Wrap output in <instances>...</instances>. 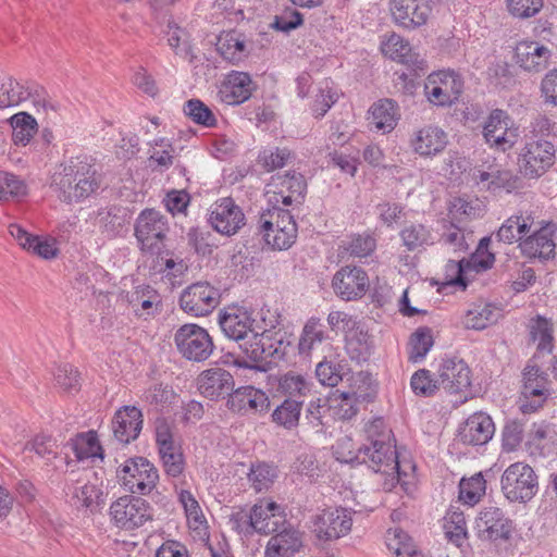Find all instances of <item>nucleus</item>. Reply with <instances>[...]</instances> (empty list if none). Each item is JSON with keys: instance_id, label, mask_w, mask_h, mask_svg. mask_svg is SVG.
Returning a JSON list of instances; mask_svg holds the SVG:
<instances>
[{"instance_id": "15", "label": "nucleus", "mask_w": 557, "mask_h": 557, "mask_svg": "<svg viewBox=\"0 0 557 557\" xmlns=\"http://www.w3.org/2000/svg\"><path fill=\"white\" fill-rule=\"evenodd\" d=\"M270 186L275 189L268 190L269 202L275 206L283 205L288 207L293 203L300 205L307 191L305 176L295 172L273 176Z\"/></svg>"}, {"instance_id": "44", "label": "nucleus", "mask_w": 557, "mask_h": 557, "mask_svg": "<svg viewBox=\"0 0 557 557\" xmlns=\"http://www.w3.org/2000/svg\"><path fill=\"white\" fill-rule=\"evenodd\" d=\"M381 51L385 57L403 64H410L416 61L409 41L396 33H392L382 39Z\"/></svg>"}, {"instance_id": "21", "label": "nucleus", "mask_w": 557, "mask_h": 557, "mask_svg": "<svg viewBox=\"0 0 557 557\" xmlns=\"http://www.w3.org/2000/svg\"><path fill=\"white\" fill-rule=\"evenodd\" d=\"M305 533L292 523L281 527L269 539L265 548V557H294L304 548Z\"/></svg>"}, {"instance_id": "55", "label": "nucleus", "mask_w": 557, "mask_h": 557, "mask_svg": "<svg viewBox=\"0 0 557 557\" xmlns=\"http://www.w3.org/2000/svg\"><path fill=\"white\" fill-rule=\"evenodd\" d=\"M12 140L15 145L26 146L37 131L35 119L26 112H20L11 117Z\"/></svg>"}, {"instance_id": "5", "label": "nucleus", "mask_w": 557, "mask_h": 557, "mask_svg": "<svg viewBox=\"0 0 557 557\" xmlns=\"http://www.w3.org/2000/svg\"><path fill=\"white\" fill-rule=\"evenodd\" d=\"M500 490L510 503H527L539 492V476L525 462L511 463L500 476Z\"/></svg>"}, {"instance_id": "56", "label": "nucleus", "mask_w": 557, "mask_h": 557, "mask_svg": "<svg viewBox=\"0 0 557 557\" xmlns=\"http://www.w3.org/2000/svg\"><path fill=\"white\" fill-rule=\"evenodd\" d=\"M486 491V481L482 473H475L469 479H461L459 483V499L469 506L480 502Z\"/></svg>"}, {"instance_id": "32", "label": "nucleus", "mask_w": 557, "mask_h": 557, "mask_svg": "<svg viewBox=\"0 0 557 557\" xmlns=\"http://www.w3.org/2000/svg\"><path fill=\"white\" fill-rule=\"evenodd\" d=\"M476 185L491 193H511L521 187V178L510 170L490 168L488 171L476 170L473 173Z\"/></svg>"}, {"instance_id": "13", "label": "nucleus", "mask_w": 557, "mask_h": 557, "mask_svg": "<svg viewBox=\"0 0 557 557\" xmlns=\"http://www.w3.org/2000/svg\"><path fill=\"white\" fill-rule=\"evenodd\" d=\"M208 221L221 235L233 236L246 224L243 209L231 197H223L210 207Z\"/></svg>"}, {"instance_id": "37", "label": "nucleus", "mask_w": 557, "mask_h": 557, "mask_svg": "<svg viewBox=\"0 0 557 557\" xmlns=\"http://www.w3.org/2000/svg\"><path fill=\"white\" fill-rule=\"evenodd\" d=\"M529 341L536 345L540 352H552L555 346L554 322L552 319L536 314L528 323Z\"/></svg>"}, {"instance_id": "53", "label": "nucleus", "mask_w": 557, "mask_h": 557, "mask_svg": "<svg viewBox=\"0 0 557 557\" xmlns=\"http://www.w3.org/2000/svg\"><path fill=\"white\" fill-rule=\"evenodd\" d=\"M276 476V468L264 461L252 463L248 472V481L257 493L269 490Z\"/></svg>"}, {"instance_id": "48", "label": "nucleus", "mask_w": 557, "mask_h": 557, "mask_svg": "<svg viewBox=\"0 0 557 557\" xmlns=\"http://www.w3.org/2000/svg\"><path fill=\"white\" fill-rule=\"evenodd\" d=\"M216 49L220 54L232 63H237L246 57V46L243 35L227 32L218 38Z\"/></svg>"}, {"instance_id": "16", "label": "nucleus", "mask_w": 557, "mask_h": 557, "mask_svg": "<svg viewBox=\"0 0 557 557\" xmlns=\"http://www.w3.org/2000/svg\"><path fill=\"white\" fill-rule=\"evenodd\" d=\"M549 381L537 366L527 364L522 372L521 395L525 398L520 409L523 413L537 410L547 399Z\"/></svg>"}, {"instance_id": "43", "label": "nucleus", "mask_w": 557, "mask_h": 557, "mask_svg": "<svg viewBox=\"0 0 557 557\" xmlns=\"http://www.w3.org/2000/svg\"><path fill=\"white\" fill-rule=\"evenodd\" d=\"M498 317L499 310L496 306L478 304L467 310L462 318V324L466 329L483 330L490 324L495 323Z\"/></svg>"}, {"instance_id": "36", "label": "nucleus", "mask_w": 557, "mask_h": 557, "mask_svg": "<svg viewBox=\"0 0 557 557\" xmlns=\"http://www.w3.org/2000/svg\"><path fill=\"white\" fill-rule=\"evenodd\" d=\"M127 305L132 308L134 314L138 318L153 317L159 313L161 307V296L150 285H138L132 292L125 295Z\"/></svg>"}, {"instance_id": "30", "label": "nucleus", "mask_w": 557, "mask_h": 557, "mask_svg": "<svg viewBox=\"0 0 557 557\" xmlns=\"http://www.w3.org/2000/svg\"><path fill=\"white\" fill-rule=\"evenodd\" d=\"M270 406L268 395L253 386L233 389L227 399V407L239 414H253L265 411Z\"/></svg>"}, {"instance_id": "47", "label": "nucleus", "mask_w": 557, "mask_h": 557, "mask_svg": "<svg viewBox=\"0 0 557 557\" xmlns=\"http://www.w3.org/2000/svg\"><path fill=\"white\" fill-rule=\"evenodd\" d=\"M311 382L309 376L288 371L278 379V392L287 398L302 399L310 392Z\"/></svg>"}, {"instance_id": "64", "label": "nucleus", "mask_w": 557, "mask_h": 557, "mask_svg": "<svg viewBox=\"0 0 557 557\" xmlns=\"http://www.w3.org/2000/svg\"><path fill=\"white\" fill-rule=\"evenodd\" d=\"M152 150L149 156L150 165L168 169L173 164L174 148L165 138H156L151 143Z\"/></svg>"}, {"instance_id": "46", "label": "nucleus", "mask_w": 557, "mask_h": 557, "mask_svg": "<svg viewBox=\"0 0 557 557\" xmlns=\"http://www.w3.org/2000/svg\"><path fill=\"white\" fill-rule=\"evenodd\" d=\"M302 404V399L286 398L273 410L272 421L285 430H294L299 424Z\"/></svg>"}, {"instance_id": "52", "label": "nucleus", "mask_w": 557, "mask_h": 557, "mask_svg": "<svg viewBox=\"0 0 557 557\" xmlns=\"http://www.w3.org/2000/svg\"><path fill=\"white\" fill-rule=\"evenodd\" d=\"M295 159V153L288 148L271 147L261 150L257 162L267 172L282 169Z\"/></svg>"}, {"instance_id": "29", "label": "nucleus", "mask_w": 557, "mask_h": 557, "mask_svg": "<svg viewBox=\"0 0 557 557\" xmlns=\"http://www.w3.org/2000/svg\"><path fill=\"white\" fill-rule=\"evenodd\" d=\"M141 410L135 406H124L120 408L112 420V431L114 438L126 445L135 441L143 429Z\"/></svg>"}, {"instance_id": "17", "label": "nucleus", "mask_w": 557, "mask_h": 557, "mask_svg": "<svg viewBox=\"0 0 557 557\" xmlns=\"http://www.w3.org/2000/svg\"><path fill=\"white\" fill-rule=\"evenodd\" d=\"M431 0H391L389 11L393 21L406 29L425 25L432 14Z\"/></svg>"}, {"instance_id": "22", "label": "nucleus", "mask_w": 557, "mask_h": 557, "mask_svg": "<svg viewBox=\"0 0 557 557\" xmlns=\"http://www.w3.org/2000/svg\"><path fill=\"white\" fill-rule=\"evenodd\" d=\"M495 424L490 414L478 411L469 416L458 429V441L463 445L483 446L494 436Z\"/></svg>"}, {"instance_id": "20", "label": "nucleus", "mask_w": 557, "mask_h": 557, "mask_svg": "<svg viewBox=\"0 0 557 557\" xmlns=\"http://www.w3.org/2000/svg\"><path fill=\"white\" fill-rule=\"evenodd\" d=\"M474 529L481 540H507L511 533V521L500 508L484 507L475 519Z\"/></svg>"}, {"instance_id": "34", "label": "nucleus", "mask_w": 557, "mask_h": 557, "mask_svg": "<svg viewBox=\"0 0 557 557\" xmlns=\"http://www.w3.org/2000/svg\"><path fill=\"white\" fill-rule=\"evenodd\" d=\"M447 134L438 126L425 125L416 131L410 139L412 150L421 157H434L447 146Z\"/></svg>"}, {"instance_id": "19", "label": "nucleus", "mask_w": 557, "mask_h": 557, "mask_svg": "<svg viewBox=\"0 0 557 557\" xmlns=\"http://www.w3.org/2000/svg\"><path fill=\"white\" fill-rule=\"evenodd\" d=\"M437 376L442 388L448 394L467 392L471 386V371L466 361L456 356L442 358Z\"/></svg>"}, {"instance_id": "24", "label": "nucleus", "mask_w": 557, "mask_h": 557, "mask_svg": "<svg viewBox=\"0 0 557 557\" xmlns=\"http://www.w3.org/2000/svg\"><path fill=\"white\" fill-rule=\"evenodd\" d=\"M550 58L552 51L537 41H520L513 48L515 65L528 73H540L546 70Z\"/></svg>"}, {"instance_id": "41", "label": "nucleus", "mask_w": 557, "mask_h": 557, "mask_svg": "<svg viewBox=\"0 0 557 557\" xmlns=\"http://www.w3.org/2000/svg\"><path fill=\"white\" fill-rule=\"evenodd\" d=\"M70 445L79 461L103 459V450L94 431L77 434Z\"/></svg>"}, {"instance_id": "1", "label": "nucleus", "mask_w": 557, "mask_h": 557, "mask_svg": "<svg viewBox=\"0 0 557 557\" xmlns=\"http://www.w3.org/2000/svg\"><path fill=\"white\" fill-rule=\"evenodd\" d=\"M50 187L61 201L77 202L100 187V178L92 164L76 158L60 164L51 176Z\"/></svg>"}, {"instance_id": "49", "label": "nucleus", "mask_w": 557, "mask_h": 557, "mask_svg": "<svg viewBox=\"0 0 557 557\" xmlns=\"http://www.w3.org/2000/svg\"><path fill=\"white\" fill-rule=\"evenodd\" d=\"M399 236L403 245L409 251H414L433 244V237L430 228L422 223L406 224L401 228Z\"/></svg>"}, {"instance_id": "3", "label": "nucleus", "mask_w": 557, "mask_h": 557, "mask_svg": "<svg viewBox=\"0 0 557 557\" xmlns=\"http://www.w3.org/2000/svg\"><path fill=\"white\" fill-rule=\"evenodd\" d=\"M265 243L276 250H286L296 242L298 230L294 216L286 209L273 205L259 219Z\"/></svg>"}, {"instance_id": "40", "label": "nucleus", "mask_w": 557, "mask_h": 557, "mask_svg": "<svg viewBox=\"0 0 557 557\" xmlns=\"http://www.w3.org/2000/svg\"><path fill=\"white\" fill-rule=\"evenodd\" d=\"M346 366L345 360L339 359L338 354H330L317 364V379L322 385L334 387L343 380Z\"/></svg>"}, {"instance_id": "42", "label": "nucleus", "mask_w": 557, "mask_h": 557, "mask_svg": "<svg viewBox=\"0 0 557 557\" xmlns=\"http://www.w3.org/2000/svg\"><path fill=\"white\" fill-rule=\"evenodd\" d=\"M327 338L320 318L311 317L305 323L298 341L300 355L309 356L311 351Z\"/></svg>"}, {"instance_id": "9", "label": "nucleus", "mask_w": 557, "mask_h": 557, "mask_svg": "<svg viewBox=\"0 0 557 557\" xmlns=\"http://www.w3.org/2000/svg\"><path fill=\"white\" fill-rule=\"evenodd\" d=\"M555 145L546 138H527L518 164L520 172L529 178L542 176L555 162Z\"/></svg>"}, {"instance_id": "26", "label": "nucleus", "mask_w": 557, "mask_h": 557, "mask_svg": "<svg viewBox=\"0 0 557 557\" xmlns=\"http://www.w3.org/2000/svg\"><path fill=\"white\" fill-rule=\"evenodd\" d=\"M557 227L548 222L534 231L531 235L519 240L521 253L530 259L548 260L555 257L556 244L554 234Z\"/></svg>"}, {"instance_id": "2", "label": "nucleus", "mask_w": 557, "mask_h": 557, "mask_svg": "<svg viewBox=\"0 0 557 557\" xmlns=\"http://www.w3.org/2000/svg\"><path fill=\"white\" fill-rule=\"evenodd\" d=\"M259 319L253 318L252 342L240 344L247 359L235 358L233 363L238 368L256 369L257 363L273 357L277 352L275 344H282V336L276 338L277 333L273 334L281 324V315L270 309H261L258 312Z\"/></svg>"}, {"instance_id": "8", "label": "nucleus", "mask_w": 557, "mask_h": 557, "mask_svg": "<svg viewBox=\"0 0 557 557\" xmlns=\"http://www.w3.org/2000/svg\"><path fill=\"white\" fill-rule=\"evenodd\" d=\"M122 485L132 494L148 495L159 481L158 469L147 458L127 459L117 470Z\"/></svg>"}, {"instance_id": "33", "label": "nucleus", "mask_w": 557, "mask_h": 557, "mask_svg": "<svg viewBox=\"0 0 557 557\" xmlns=\"http://www.w3.org/2000/svg\"><path fill=\"white\" fill-rule=\"evenodd\" d=\"M252 81L247 73L232 71L222 81L218 97L230 106H238L251 96Z\"/></svg>"}, {"instance_id": "25", "label": "nucleus", "mask_w": 557, "mask_h": 557, "mask_svg": "<svg viewBox=\"0 0 557 557\" xmlns=\"http://www.w3.org/2000/svg\"><path fill=\"white\" fill-rule=\"evenodd\" d=\"M255 532L269 535L286 524L284 508L271 498H260L251 506Z\"/></svg>"}, {"instance_id": "35", "label": "nucleus", "mask_w": 557, "mask_h": 557, "mask_svg": "<svg viewBox=\"0 0 557 557\" xmlns=\"http://www.w3.org/2000/svg\"><path fill=\"white\" fill-rule=\"evenodd\" d=\"M175 492L177 499L184 509L188 528L200 539L205 540L209 537V527L203 511L196 499L195 495L186 488L178 487L175 485Z\"/></svg>"}, {"instance_id": "45", "label": "nucleus", "mask_w": 557, "mask_h": 557, "mask_svg": "<svg viewBox=\"0 0 557 557\" xmlns=\"http://www.w3.org/2000/svg\"><path fill=\"white\" fill-rule=\"evenodd\" d=\"M72 500L77 508L96 511L104 505L106 494L100 486L92 483H84L74 488Z\"/></svg>"}, {"instance_id": "57", "label": "nucleus", "mask_w": 557, "mask_h": 557, "mask_svg": "<svg viewBox=\"0 0 557 557\" xmlns=\"http://www.w3.org/2000/svg\"><path fill=\"white\" fill-rule=\"evenodd\" d=\"M164 36L175 54L182 58H193L188 35L185 29L178 26L174 21L170 20L168 22Z\"/></svg>"}, {"instance_id": "63", "label": "nucleus", "mask_w": 557, "mask_h": 557, "mask_svg": "<svg viewBox=\"0 0 557 557\" xmlns=\"http://www.w3.org/2000/svg\"><path fill=\"white\" fill-rule=\"evenodd\" d=\"M163 469L166 475L180 478L185 470V459L181 446L159 451Z\"/></svg>"}, {"instance_id": "50", "label": "nucleus", "mask_w": 557, "mask_h": 557, "mask_svg": "<svg viewBox=\"0 0 557 557\" xmlns=\"http://www.w3.org/2000/svg\"><path fill=\"white\" fill-rule=\"evenodd\" d=\"M409 360L421 362L434 345L432 329L428 326L418 327L409 339Z\"/></svg>"}, {"instance_id": "59", "label": "nucleus", "mask_w": 557, "mask_h": 557, "mask_svg": "<svg viewBox=\"0 0 557 557\" xmlns=\"http://www.w3.org/2000/svg\"><path fill=\"white\" fill-rule=\"evenodd\" d=\"M184 113L196 124L213 127L218 120L213 111L200 99H189L184 106Z\"/></svg>"}, {"instance_id": "39", "label": "nucleus", "mask_w": 557, "mask_h": 557, "mask_svg": "<svg viewBox=\"0 0 557 557\" xmlns=\"http://www.w3.org/2000/svg\"><path fill=\"white\" fill-rule=\"evenodd\" d=\"M370 124L383 133L392 132L397 125L398 112L396 103L391 99H383L372 104L370 109Z\"/></svg>"}, {"instance_id": "51", "label": "nucleus", "mask_w": 557, "mask_h": 557, "mask_svg": "<svg viewBox=\"0 0 557 557\" xmlns=\"http://www.w3.org/2000/svg\"><path fill=\"white\" fill-rule=\"evenodd\" d=\"M446 537L456 546H461L466 541L468 531L463 512L458 509H449L444 517L443 524Z\"/></svg>"}, {"instance_id": "62", "label": "nucleus", "mask_w": 557, "mask_h": 557, "mask_svg": "<svg viewBox=\"0 0 557 557\" xmlns=\"http://www.w3.org/2000/svg\"><path fill=\"white\" fill-rule=\"evenodd\" d=\"M326 400L315 398L308 403L305 411L302 428L307 431L321 433L323 431V416L325 412Z\"/></svg>"}, {"instance_id": "31", "label": "nucleus", "mask_w": 557, "mask_h": 557, "mask_svg": "<svg viewBox=\"0 0 557 557\" xmlns=\"http://www.w3.org/2000/svg\"><path fill=\"white\" fill-rule=\"evenodd\" d=\"M199 393L210 399L218 400L224 396H228L234 389L233 375L221 368H212L203 371L197 380Z\"/></svg>"}, {"instance_id": "12", "label": "nucleus", "mask_w": 557, "mask_h": 557, "mask_svg": "<svg viewBox=\"0 0 557 557\" xmlns=\"http://www.w3.org/2000/svg\"><path fill=\"white\" fill-rule=\"evenodd\" d=\"M219 302V290L207 282H197L187 286L180 296L181 309L194 317L211 313Z\"/></svg>"}, {"instance_id": "7", "label": "nucleus", "mask_w": 557, "mask_h": 557, "mask_svg": "<svg viewBox=\"0 0 557 557\" xmlns=\"http://www.w3.org/2000/svg\"><path fill=\"white\" fill-rule=\"evenodd\" d=\"M354 513V510L342 506L322 509L310 518L312 532L322 542L346 536L351 530Z\"/></svg>"}, {"instance_id": "18", "label": "nucleus", "mask_w": 557, "mask_h": 557, "mask_svg": "<svg viewBox=\"0 0 557 557\" xmlns=\"http://www.w3.org/2000/svg\"><path fill=\"white\" fill-rule=\"evenodd\" d=\"M370 282L367 272L360 267L346 265L341 268L333 276L334 293L343 300L351 301L362 298Z\"/></svg>"}, {"instance_id": "61", "label": "nucleus", "mask_w": 557, "mask_h": 557, "mask_svg": "<svg viewBox=\"0 0 557 557\" xmlns=\"http://www.w3.org/2000/svg\"><path fill=\"white\" fill-rule=\"evenodd\" d=\"M228 524L233 531L245 537L252 536L255 532L251 507H236L228 516Z\"/></svg>"}, {"instance_id": "28", "label": "nucleus", "mask_w": 557, "mask_h": 557, "mask_svg": "<svg viewBox=\"0 0 557 557\" xmlns=\"http://www.w3.org/2000/svg\"><path fill=\"white\" fill-rule=\"evenodd\" d=\"M508 122L507 113L496 109L491 112L483 127L486 143L503 152L511 149L516 141V135L509 129Z\"/></svg>"}, {"instance_id": "23", "label": "nucleus", "mask_w": 557, "mask_h": 557, "mask_svg": "<svg viewBox=\"0 0 557 557\" xmlns=\"http://www.w3.org/2000/svg\"><path fill=\"white\" fill-rule=\"evenodd\" d=\"M28 98L35 106L46 108L48 104V95L42 87L30 89L13 77H4L0 82V109L18 106Z\"/></svg>"}, {"instance_id": "11", "label": "nucleus", "mask_w": 557, "mask_h": 557, "mask_svg": "<svg viewBox=\"0 0 557 557\" xmlns=\"http://www.w3.org/2000/svg\"><path fill=\"white\" fill-rule=\"evenodd\" d=\"M463 90V79L451 70H442L428 76L424 92L428 100L441 107L451 106L458 101Z\"/></svg>"}, {"instance_id": "4", "label": "nucleus", "mask_w": 557, "mask_h": 557, "mask_svg": "<svg viewBox=\"0 0 557 557\" xmlns=\"http://www.w3.org/2000/svg\"><path fill=\"white\" fill-rule=\"evenodd\" d=\"M170 231L168 218L156 209L143 210L135 222L134 234L139 248L145 253L163 252L164 242Z\"/></svg>"}, {"instance_id": "6", "label": "nucleus", "mask_w": 557, "mask_h": 557, "mask_svg": "<svg viewBox=\"0 0 557 557\" xmlns=\"http://www.w3.org/2000/svg\"><path fill=\"white\" fill-rule=\"evenodd\" d=\"M109 516L116 528L133 531L151 522L154 510L148 500L135 495H124L110 505Z\"/></svg>"}, {"instance_id": "38", "label": "nucleus", "mask_w": 557, "mask_h": 557, "mask_svg": "<svg viewBox=\"0 0 557 557\" xmlns=\"http://www.w3.org/2000/svg\"><path fill=\"white\" fill-rule=\"evenodd\" d=\"M535 221L531 213H520L509 216L495 233V238L504 244H512L522 239L534 226Z\"/></svg>"}, {"instance_id": "54", "label": "nucleus", "mask_w": 557, "mask_h": 557, "mask_svg": "<svg viewBox=\"0 0 557 557\" xmlns=\"http://www.w3.org/2000/svg\"><path fill=\"white\" fill-rule=\"evenodd\" d=\"M550 430L544 424H533L525 443L527 451L533 458H543L549 450Z\"/></svg>"}, {"instance_id": "58", "label": "nucleus", "mask_w": 557, "mask_h": 557, "mask_svg": "<svg viewBox=\"0 0 557 557\" xmlns=\"http://www.w3.org/2000/svg\"><path fill=\"white\" fill-rule=\"evenodd\" d=\"M412 392L418 396L431 397L442 388L440 379H434L432 372L428 369L416 371L410 380Z\"/></svg>"}, {"instance_id": "27", "label": "nucleus", "mask_w": 557, "mask_h": 557, "mask_svg": "<svg viewBox=\"0 0 557 557\" xmlns=\"http://www.w3.org/2000/svg\"><path fill=\"white\" fill-rule=\"evenodd\" d=\"M219 324L223 333L234 341L251 343L253 318L251 313L242 308L232 307L219 314Z\"/></svg>"}, {"instance_id": "60", "label": "nucleus", "mask_w": 557, "mask_h": 557, "mask_svg": "<svg viewBox=\"0 0 557 557\" xmlns=\"http://www.w3.org/2000/svg\"><path fill=\"white\" fill-rule=\"evenodd\" d=\"M27 195V185L18 176L0 170V201Z\"/></svg>"}, {"instance_id": "14", "label": "nucleus", "mask_w": 557, "mask_h": 557, "mask_svg": "<svg viewBox=\"0 0 557 557\" xmlns=\"http://www.w3.org/2000/svg\"><path fill=\"white\" fill-rule=\"evenodd\" d=\"M356 461L366 463L375 472L392 474L396 472L401 475L400 463L395 447L391 442H382L368 445L363 444L358 448L355 456Z\"/></svg>"}, {"instance_id": "10", "label": "nucleus", "mask_w": 557, "mask_h": 557, "mask_svg": "<svg viewBox=\"0 0 557 557\" xmlns=\"http://www.w3.org/2000/svg\"><path fill=\"white\" fill-rule=\"evenodd\" d=\"M178 352L190 361H205L213 351L214 345L208 331L195 323L180 326L174 334Z\"/></svg>"}]
</instances>
